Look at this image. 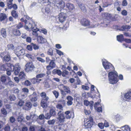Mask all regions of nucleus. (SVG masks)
Masks as SVG:
<instances>
[{
	"mask_svg": "<svg viewBox=\"0 0 131 131\" xmlns=\"http://www.w3.org/2000/svg\"><path fill=\"white\" fill-rule=\"evenodd\" d=\"M31 45L33 47L34 49L35 50L38 49H39V47L35 44L31 43Z\"/></svg>",
	"mask_w": 131,
	"mask_h": 131,
	"instance_id": "nucleus-47",
	"label": "nucleus"
},
{
	"mask_svg": "<svg viewBox=\"0 0 131 131\" xmlns=\"http://www.w3.org/2000/svg\"><path fill=\"white\" fill-rule=\"evenodd\" d=\"M84 126L85 128H91L93 125V119L92 117L84 119Z\"/></svg>",
	"mask_w": 131,
	"mask_h": 131,
	"instance_id": "nucleus-4",
	"label": "nucleus"
},
{
	"mask_svg": "<svg viewBox=\"0 0 131 131\" xmlns=\"http://www.w3.org/2000/svg\"><path fill=\"white\" fill-rule=\"evenodd\" d=\"M13 33L14 35L17 36H19L20 35L19 31L17 29H14L13 30Z\"/></svg>",
	"mask_w": 131,
	"mask_h": 131,
	"instance_id": "nucleus-34",
	"label": "nucleus"
},
{
	"mask_svg": "<svg viewBox=\"0 0 131 131\" xmlns=\"http://www.w3.org/2000/svg\"><path fill=\"white\" fill-rule=\"evenodd\" d=\"M20 69V67L19 63H17L15 65V67L14 68V74L15 75L18 74Z\"/></svg>",
	"mask_w": 131,
	"mask_h": 131,
	"instance_id": "nucleus-9",
	"label": "nucleus"
},
{
	"mask_svg": "<svg viewBox=\"0 0 131 131\" xmlns=\"http://www.w3.org/2000/svg\"><path fill=\"white\" fill-rule=\"evenodd\" d=\"M45 12L44 13L46 14H48L50 12V10L48 7V6L46 7L45 8Z\"/></svg>",
	"mask_w": 131,
	"mask_h": 131,
	"instance_id": "nucleus-46",
	"label": "nucleus"
},
{
	"mask_svg": "<svg viewBox=\"0 0 131 131\" xmlns=\"http://www.w3.org/2000/svg\"><path fill=\"white\" fill-rule=\"evenodd\" d=\"M117 40L120 42L124 40L123 35L122 34H121L120 35H117Z\"/></svg>",
	"mask_w": 131,
	"mask_h": 131,
	"instance_id": "nucleus-35",
	"label": "nucleus"
},
{
	"mask_svg": "<svg viewBox=\"0 0 131 131\" xmlns=\"http://www.w3.org/2000/svg\"><path fill=\"white\" fill-rule=\"evenodd\" d=\"M45 118L47 119H49L52 116L50 113H47L45 114Z\"/></svg>",
	"mask_w": 131,
	"mask_h": 131,
	"instance_id": "nucleus-45",
	"label": "nucleus"
},
{
	"mask_svg": "<svg viewBox=\"0 0 131 131\" xmlns=\"http://www.w3.org/2000/svg\"><path fill=\"white\" fill-rule=\"evenodd\" d=\"M31 84V83L28 80H26L25 81V84L27 86L30 85Z\"/></svg>",
	"mask_w": 131,
	"mask_h": 131,
	"instance_id": "nucleus-60",
	"label": "nucleus"
},
{
	"mask_svg": "<svg viewBox=\"0 0 131 131\" xmlns=\"http://www.w3.org/2000/svg\"><path fill=\"white\" fill-rule=\"evenodd\" d=\"M6 109L9 110V111L11 110V106L10 104H7L5 105Z\"/></svg>",
	"mask_w": 131,
	"mask_h": 131,
	"instance_id": "nucleus-61",
	"label": "nucleus"
},
{
	"mask_svg": "<svg viewBox=\"0 0 131 131\" xmlns=\"http://www.w3.org/2000/svg\"><path fill=\"white\" fill-rule=\"evenodd\" d=\"M38 79L35 78H33L31 80V82L34 84L35 83H40V81H39V79Z\"/></svg>",
	"mask_w": 131,
	"mask_h": 131,
	"instance_id": "nucleus-42",
	"label": "nucleus"
},
{
	"mask_svg": "<svg viewBox=\"0 0 131 131\" xmlns=\"http://www.w3.org/2000/svg\"><path fill=\"white\" fill-rule=\"evenodd\" d=\"M56 107L58 109V110L59 111L58 113H63V108L62 105L58 104L56 106Z\"/></svg>",
	"mask_w": 131,
	"mask_h": 131,
	"instance_id": "nucleus-22",
	"label": "nucleus"
},
{
	"mask_svg": "<svg viewBox=\"0 0 131 131\" xmlns=\"http://www.w3.org/2000/svg\"><path fill=\"white\" fill-rule=\"evenodd\" d=\"M48 101L44 100H41V106L43 108H46L47 107V103Z\"/></svg>",
	"mask_w": 131,
	"mask_h": 131,
	"instance_id": "nucleus-26",
	"label": "nucleus"
},
{
	"mask_svg": "<svg viewBox=\"0 0 131 131\" xmlns=\"http://www.w3.org/2000/svg\"><path fill=\"white\" fill-rule=\"evenodd\" d=\"M81 24L83 26H86L90 25V22L86 19H83L81 21Z\"/></svg>",
	"mask_w": 131,
	"mask_h": 131,
	"instance_id": "nucleus-14",
	"label": "nucleus"
},
{
	"mask_svg": "<svg viewBox=\"0 0 131 131\" xmlns=\"http://www.w3.org/2000/svg\"><path fill=\"white\" fill-rule=\"evenodd\" d=\"M56 121V120L54 119H52L48 120L47 122V123L49 125H53Z\"/></svg>",
	"mask_w": 131,
	"mask_h": 131,
	"instance_id": "nucleus-43",
	"label": "nucleus"
},
{
	"mask_svg": "<svg viewBox=\"0 0 131 131\" xmlns=\"http://www.w3.org/2000/svg\"><path fill=\"white\" fill-rule=\"evenodd\" d=\"M1 35L4 38H5L7 36L6 30L4 28L2 29L1 31Z\"/></svg>",
	"mask_w": 131,
	"mask_h": 131,
	"instance_id": "nucleus-23",
	"label": "nucleus"
},
{
	"mask_svg": "<svg viewBox=\"0 0 131 131\" xmlns=\"http://www.w3.org/2000/svg\"><path fill=\"white\" fill-rule=\"evenodd\" d=\"M67 7L70 10H72L74 8L73 5L70 3H68L66 4Z\"/></svg>",
	"mask_w": 131,
	"mask_h": 131,
	"instance_id": "nucleus-24",
	"label": "nucleus"
},
{
	"mask_svg": "<svg viewBox=\"0 0 131 131\" xmlns=\"http://www.w3.org/2000/svg\"><path fill=\"white\" fill-rule=\"evenodd\" d=\"M53 50L51 49H49L47 52V54H48L52 56L53 55Z\"/></svg>",
	"mask_w": 131,
	"mask_h": 131,
	"instance_id": "nucleus-50",
	"label": "nucleus"
},
{
	"mask_svg": "<svg viewBox=\"0 0 131 131\" xmlns=\"http://www.w3.org/2000/svg\"><path fill=\"white\" fill-rule=\"evenodd\" d=\"M69 26V21H67L66 23L64 25V26L63 28V29H66Z\"/></svg>",
	"mask_w": 131,
	"mask_h": 131,
	"instance_id": "nucleus-51",
	"label": "nucleus"
},
{
	"mask_svg": "<svg viewBox=\"0 0 131 131\" xmlns=\"http://www.w3.org/2000/svg\"><path fill=\"white\" fill-rule=\"evenodd\" d=\"M24 103V101L20 99L18 102L16 103V104L17 106H23Z\"/></svg>",
	"mask_w": 131,
	"mask_h": 131,
	"instance_id": "nucleus-37",
	"label": "nucleus"
},
{
	"mask_svg": "<svg viewBox=\"0 0 131 131\" xmlns=\"http://www.w3.org/2000/svg\"><path fill=\"white\" fill-rule=\"evenodd\" d=\"M124 100L127 101H131V91H129L124 95Z\"/></svg>",
	"mask_w": 131,
	"mask_h": 131,
	"instance_id": "nucleus-10",
	"label": "nucleus"
},
{
	"mask_svg": "<svg viewBox=\"0 0 131 131\" xmlns=\"http://www.w3.org/2000/svg\"><path fill=\"white\" fill-rule=\"evenodd\" d=\"M13 0H7L6 2L7 4V6L8 8L9 9L12 8V2Z\"/></svg>",
	"mask_w": 131,
	"mask_h": 131,
	"instance_id": "nucleus-28",
	"label": "nucleus"
},
{
	"mask_svg": "<svg viewBox=\"0 0 131 131\" xmlns=\"http://www.w3.org/2000/svg\"><path fill=\"white\" fill-rule=\"evenodd\" d=\"M79 6L81 10L84 12H85L86 11V8L84 4H80Z\"/></svg>",
	"mask_w": 131,
	"mask_h": 131,
	"instance_id": "nucleus-27",
	"label": "nucleus"
},
{
	"mask_svg": "<svg viewBox=\"0 0 131 131\" xmlns=\"http://www.w3.org/2000/svg\"><path fill=\"white\" fill-rule=\"evenodd\" d=\"M1 56L3 60L5 61L8 62L10 60V57L9 54L5 55L4 57L2 55H1Z\"/></svg>",
	"mask_w": 131,
	"mask_h": 131,
	"instance_id": "nucleus-21",
	"label": "nucleus"
},
{
	"mask_svg": "<svg viewBox=\"0 0 131 131\" xmlns=\"http://www.w3.org/2000/svg\"><path fill=\"white\" fill-rule=\"evenodd\" d=\"M32 104L30 102H27L25 104V106L23 108L26 110H30L31 108Z\"/></svg>",
	"mask_w": 131,
	"mask_h": 131,
	"instance_id": "nucleus-17",
	"label": "nucleus"
},
{
	"mask_svg": "<svg viewBox=\"0 0 131 131\" xmlns=\"http://www.w3.org/2000/svg\"><path fill=\"white\" fill-rule=\"evenodd\" d=\"M15 67V66L10 63H7V69H10L11 71L13 72L14 71V68Z\"/></svg>",
	"mask_w": 131,
	"mask_h": 131,
	"instance_id": "nucleus-31",
	"label": "nucleus"
},
{
	"mask_svg": "<svg viewBox=\"0 0 131 131\" xmlns=\"http://www.w3.org/2000/svg\"><path fill=\"white\" fill-rule=\"evenodd\" d=\"M23 26V24L21 23H20L17 25L16 27L18 29H19Z\"/></svg>",
	"mask_w": 131,
	"mask_h": 131,
	"instance_id": "nucleus-55",
	"label": "nucleus"
},
{
	"mask_svg": "<svg viewBox=\"0 0 131 131\" xmlns=\"http://www.w3.org/2000/svg\"><path fill=\"white\" fill-rule=\"evenodd\" d=\"M26 48L29 51H31L32 50V47L31 45H27Z\"/></svg>",
	"mask_w": 131,
	"mask_h": 131,
	"instance_id": "nucleus-63",
	"label": "nucleus"
},
{
	"mask_svg": "<svg viewBox=\"0 0 131 131\" xmlns=\"http://www.w3.org/2000/svg\"><path fill=\"white\" fill-rule=\"evenodd\" d=\"M37 40L38 42L39 43H44L47 42V40L41 36H39L38 37Z\"/></svg>",
	"mask_w": 131,
	"mask_h": 131,
	"instance_id": "nucleus-16",
	"label": "nucleus"
},
{
	"mask_svg": "<svg viewBox=\"0 0 131 131\" xmlns=\"http://www.w3.org/2000/svg\"><path fill=\"white\" fill-rule=\"evenodd\" d=\"M30 131H34L35 130V127L34 126H30L29 128Z\"/></svg>",
	"mask_w": 131,
	"mask_h": 131,
	"instance_id": "nucleus-64",
	"label": "nucleus"
},
{
	"mask_svg": "<svg viewBox=\"0 0 131 131\" xmlns=\"http://www.w3.org/2000/svg\"><path fill=\"white\" fill-rule=\"evenodd\" d=\"M102 64L103 67L107 71H113L114 70V68L113 65L106 60L103 61Z\"/></svg>",
	"mask_w": 131,
	"mask_h": 131,
	"instance_id": "nucleus-3",
	"label": "nucleus"
},
{
	"mask_svg": "<svg viewBox=\"0 0 131 131\" xmlns=\"http://www.w3.org/2000/svg\"><path fill=\"white\" fill-rule=\"evenodd\" d=\"M9 99L11 101H15L16 99V97L14 95H11L9 96Z\"/></svg>",
	"mask_w": 131,
	"mask_h": 131,
	"instance_id": "nucleus-53",
	"label": "nucleus"
},
{
	"mask_svg": "<svg viewBox=\"0 0 131 131\" xmlns=\"http://www.w3.org/2000/svg\"><path fill=\"white\" fill-rule=\"evenodd\" d=\"M38 31H39V30H38ZM40 32H42V33H43L44 34H45V35H46L47 34V30L45 29H41V30H39Z\"/></svg>",
	"mask_w": 131,
	"mask_h": 131,
	"instance_id": "nucleus-57",
	"label": "nucleus"
},
{
	"mask_svg": "<svg viewBox=\"0 0 131 131\" xmlns=\"http://www.w3.org/2000/svg\"><path fill=\"white\" fill-rule=\"evenodd\" d=\"M14 93L16 94H18L19 91V90L17 88H14L13 89Z\"/></svg>",
	"mask_w": 131,
	"mask_h": 131,
	"instance_id": "nucleus-56",
	"label": "nucleus"
},
{
	"mask_svg": "<svg viewBox=\"0 0 131 131\" xmlns=\"http://www.w3.org/2000/svg\"><path fill=\"white\" fill-rule=\"evenodd\" d=\"M21 21H24L26 25L28 24L27 25L25 26V28L27 30H30L31 29L32 31V34L35 36H37L38 35L37 32L39 30V29L36 26L35 23L33 22L32 20L30 21H27L25 19V16L21 19Z\"/></svg>",
	"mask_w": 131,
	"mask_h": 131,
	"instance_id": "nucleus-1",
	"label": "nucleus"
},
{
	"mask_svg": "<svg viewBox=\"0 0 131 131\" xmlns=\"http://www.w3.org/2000/svg\"><path fill=\"white\" fill-rule=\"evenodd\" d=\"M54 3L58 8H63L65 6V3L62 0H55Z\"/></svg>",
	"mask_w": 131,
	"mask_h": 131,
	"instance_id": "nucleus-6",
	"label": "nucleus"
},
{
	"mask_svg": "<svg viewBox=\"0 0 131 131\" xmlns=\"http://www.w3.org/2000/svg\"><path fill=\"white\" fill-rule=\"evenodd\" d=\"M6 74L8 76H10L11 75V72L12 71H11L8 69H7L6 70Z\"/></svg>",
	"mask_w": 131,
	"mask_h": 131,
	"instance_id": "nucleus-59",
	"label": "nucleus"
},
{
	"mask_svg": "<svg viewBox=\"0 0 131 131\" xmlns=\"http://www.w3.org/2000/svg\"><path fill=\"white\" fill-rule=\"evenodd\" d=\"M67 17L66 15L63 13H61L59 14V19L60 22L62 23L65 20Z\"/></svg>",
	"mask_w": 131,
	"mask_h": 131,
	"instance_id": "nucleus-8",
	"label": "nucleus"
},
{
	"mask_svg": "<svg viewBox=\"0 0 131 131\" xmlns=\"http://www.w3.org/2000/svg\"><path fill=\"white\" fill-rule=\"evenodd\" d=\"M6 18L7 16L6 14L4 13H0V21L4 20Z\"/></svg>",
	"mask_w": 131,
	"mask_h": 131,
	"instance_id": "nucleus-29",
	"label": "nucleus"
},
{
	"mask_svg": "<svg viewBox=\"0 0 131 131\" xmlns=\"http://www.w3.org/2000/svg\"><path fill=\"white\" fill-rule=\"evenodd\" d=\"M49 113L52 116H54L56 114V109L54 107L51 108L49 111Z\"/></svg>",
	"mask_w": 131,
	"mask_h": 131,
	"instance_id": "nucleus-19",
	"label": "nucleus"
},
{
	"mask_svg": "<svg viewBox=\"0 0 131 131\" xmlns=\"http://www.w3.org/2000/svg\"><path fill=\"white\" fill-rule=\"evenodd\" d=\"M84 104L86 106H89L90 108L92 110L93 108V102L92 101L89 102L88 101L85 100L84 101Z\"/></svg>",
	"mask_w": 131,
	"mask_h": 131,
	"instance_id": "nucleus-13",
	"label": "nucleus"
},
{
	"mask_svg": "<svg viewBox=\"0 0 131 131\" xmlns=\"http://www.w3.org/2000/svg\"><path fill=\"white\" fill-rule=\"evenodd\" d=\"M25 56L29 59H30L32 60L33 59V56L30 54L27 53L25 54Z\"/></svg>",
	"mask_w": 131,
	"mask_h": 131,
	"instance_id": "nucleus-52",
	"label": "nucleus"
},
{
	"mask_svg": "<svg viewBox=\"0 0 131 131\" xmlns=\"http://www.w3.org/2000/svg\"><path fill=\"white\" fill-rule=\"evenodd\" d=\"M25 69L27 72H31L33 71L35 68L32 62H27L25 65Z\"/></svg>",
	"mask_w": 131,
	"mask_h": 131,
	"instance_id": "nucleus-5",
	"label": "nucleus"
},
{
	"mask_svg": "<svg viewBox=\"0 0 131 131\" xmlns=\"http://www.w3.org/2000/svg\"><path fill=\"white\" fill-rule=\"evenodd\" d=\"M19 77L20 80H23L26 79V75L23 71H21L19 73Z\"/></svg>",
	"mask_w": 131,
	"mask_h": 131,
	"instance_id": "nucleus-18",
	"label": "nucleus"
},
{
	"mask_svg": "<svg viewBox=\"0 0 131 131\" xmlns=\"http://www.w3.org/2000/svg\"><path fill=\"white\" fill-rule=\"evenodd\" d=\"M31 116L32 117V119L33 121H36L38 118V116L35 114L33 115H31Z\"/></svg>",
	"mask_w": 131,
	"mask_h": 131,
	"instance_id": "nucleus-40",
	"label": "nucleus"
},
{
	"mask_svg": "<svg viewBox=\"0 0 131 131\" xmlns=\"http://www.w3.org/2000/svg\"><path fill=\"white\" fill-rule=\"evenodd\" d=\"M58 117L57 119L59 122L64 123L65 121V118L63 115V113H58Z\"/></svg>",
	"mask_w": 131,
	"mask_h": 131,
	"instance_id": "nucleus-7",
	"label": "nucleus"
},
{
	"mask_svg": "<svg viewBox=\"0 0 131 131\" xmlns=\"http://www.w3.org/2000/svg\"><path fill=\"white\" fill-rule=\"evenodd\" d=\"M8 49L9 50H12L14 49V47L12 44H8L7 46Z\"/></svg>",
	"mask_w": 131,
	"mask_h": 131,
	"instance_id": "nucleus-39",
	"label": "nucleus"
},
{
	"mask_svg": "<svg viewBox=\"0 0 131 131\" xmlns=\"http://www.w3.org/2000/svg\"><path fill=\"white\" fill-rule=\"evenodd\" d=\"M121 128L124 131H130V127L127 125H126L122 127Z\"/></svg>",
	"mask_w": 131,
	"mask_h": 131,
	"instance_id": "nucleus-30",
	"label": "nucleus"
},
{
	"mask_svg": "<svg viewBox=\"0 0 131 131\" xmlns=\"http://www.w3.org/2000/svg\"><path fill=\"white\" fill-rule=\"evenodd\" d=\"M58 89L60 90L61 91H63V90H68L69 89V87L64 86V85L63 84H61L58 85Z\"/></svg>",
	"mask_w": 131,
	"mask_h": 131,
	"instance_id": "nucleus-20",
	"label": "nucleus"
},
{
	"mask_svg": "<svg viewBox=\"0 0 131 131\" xmlns=\"http://www.w3.org/2000/svg\"><path fill=\"white\" fill-rule=\"evenodd\" d=\"M8 77L5 75H2L0 77V80L2 83L5 85L8 79Z\"/></svg>",
	"mask_w": 131,
	"mask_h": 131,
	"instance_id": "nucleus-12",
	"label": "nucleus"
},
{
	"mask_svg": "<svg viewBox=\"0 0 131 131\" xmlns=\"http://www.w3.org/2000/svg\"><path fill=\"white\" fill-rule=\"evenodd\" d=\"M1 111L2 113L4 115H5L7 114V112L4 108H2Z\"/></svg>",
	"mask_w": 131,
	"mask_h": 131,
	"instance_id": "nucleus-62",
	"label": "nucleus"
},
{
	"mask_svg": "<svg viewBox=\"0 0 131 131\" xmlns=\"http://www.w3.org/2000/svg\"><path fill=\"white\" fill-rule=\"evenodd\" d=\"M53 72H55L59 75H60L62 74L61 71L59 70H57L56 69H54L53 70Z\"/></svg>",
	"mask_w": 131,
	"mask_h": 131,
	"instance_id": "nucleus-44",
	"label": "nucleus"
},
{
	"mask_svg": "<svg viewBox=\"0 0 131 131\" xmlns=\"http://www.w3.org/2000/svg\"><path fill=\"white\" fill-rule=\"evenodd\" d=\"M8 79L5 84V85L6 86L9 85L11 86L12 85H13V82L12 81L9 77H8Z\"/></svg>",
	"mask_w": 131,
	"mask_h": 131,
	"instance_id": "nucleus-33",
	"label": "nucleus"
},
{
	"mask_svg": "<svg viewBox=\"0 0 131 131\" xmlns=\"http://www.w3.org/2000/svg\"><path fill=\"white\" fill-rule=\"evenodd\" d=\"M7 68V63L3 64L0 66V69L1 70L5 71L6 70Z\"/></svg>",
	"mask_w": 131,
	"mask_h": 131,
	"instance_id": "nucleus-32",
	"label": "nucleus"
},
{
	"mask_svg": "<svg viewBox=\"0 0 131 131\" xmlns=\"http://www.w3.org/2000/svg\"><path fill=\"white\" fill-rule=\"evenodd\" d=\"M30 97V100L32 103L35 102L37 100L36 96Z\"/></svg>",
	"mask_w": 131,
	"mask_h": 131,
	"instance_id": "nucleus-41",
	"label": "nucleus"
},
{
	"mask_svg": "<svg viewBox=\"0 0 131 131\" xmlns=\"http://www.w3.org/2000/svg\"><path fill=\"white\" fill-rule=\"evenodd\" d=\"M15 52L16 55L18 57H19L20 56H22L25 54V51L23 49L19 50L17 48L16 49V51H15Z\"/></svg>",
	"mask_w": 131,
	"mask_h": 131,
	"instance_id": "nucleus-11",
	"label": "nucleus"
},
{
	"mask_svg": "<svg viewBox=\"0 0 131 131\" xmlns=\"http://www.w3.org/2000/svg\"><path fill=\"white\" fill-rule=\"evenodd\" d=\"M53 93L54 95L57 98L59 95V93L56 91H54L52 92Z\"/></svg>",
	"mask_w": 131,
	"mask_h": 131,
	"instance_id": "nucleus-54",
	"label": "nucleus"
},
{
	"mask_svg": "<svg viewBox=\"0 0 131 131\" xmlns=\"http://www.w3.org/2000/svg\"><path fill=\"white\" fill-rule=\"evenodd\" d=\"M45 75V74L41 73L36 75V78H41Z\"/></svg>",
	"mask_w": 131,
	"mask_h": 131,
	"instance_id": "nucleus-49",
	"label": "nucleus"
},
{
	"mask_svg": "<svg viewBox=\"0 0 131 131\" xmlns=\"http://www.w3.org/2000/svg\"><path fill=\"white\" fill-rule=\"evenodd\" d=\"M130 27L129 25H123L122 26L121 29H120V30L125 31L128 30V29H130Z\"/></svg>",
	"mask_w": 131,
	"mask_h": 131,
	"instance_id": "nucleus-25",
	"label": "nucleus"
},
{
	"mask_svg": "<svg viewBox=\"0 0 131 131\" xmlns=\"http://www.w3.org/2000/svg\"><path fill=\"white\" fill-rule=\"evenodd\" d=\"M36 59L38 61L41 63H44L45 62V60L40 57H37Z\"/></svg>",
	"mask_w": 131,
	"mask_h": 131,
	"instance_id": "nucleus-48",
	"label": "nucleus"
},
{
	"mask_svg": "<svg viewBox=\"0 0 131 131\" xmlns=\"http://www.w3.org/2000/svg\"><path fill=\"white\" fill-rule=\"evenodd\" d=\"M42 98L41 100H44L46 101H48L49 99V97L47 96L46 93L42 92L40 94Z\"/></svg>",
	"mask_w": 131,
	"mask_h": 131,
	"instance_id": "nucleus-15",
	"label": "nucleus"
},
{
	"mask_svg": "<svg viewBox=\"0 0 131 131\" xmlns=\"http://www.w3.org/2000/svg\"><path fill=\"white\" fill-rule=\"evenodd\" d=\"M69 72L66 70H65L62 73V75L63 77H65L66 75H67Z\"/></svg>",
	"mask_w": 131,
	"mask_h": 131,
	"instance_id": "nucleus-58",
	"label": "nucleus"
},
{
	"mask_svg": "<svg viewBox=\"0 0 131 131\" xmlns=\"http://www.w3.org/2000/svg\"><path fill=\"white\" fill-rule=\"evenodd\" d=\"M11 15L15 19L18 16L17 13L15 10H13L11 12Z\"/></svg>",
	"mask_w": 131,
	"mask_h": 131,
	"instance_id": "nucleus-36",
	"label": "nucleus"
},
{
	"mask_svg": "<svg viewBox=\"0 0 131 131\" xmlns=\"http://www.w3.org/2000/svg\"><path fill=\"white\" fill-rule=\"evenodd\" d=\"M118 77L117 73L116 72H110L108 74V79L109 83L114 84L118 81L117 78Z\"/></svg>",
	"mask_w": 131,
	"mask_h": 131,
	"instance_id": "nucleus-2",
	"label": "nucleus"
},
{
	"mask_svg": "<svg viewBox=\"0 0 131 131\" xmlns=\"http://www.w3.org/2000/svg\"><path fill=\"white\" fill-rule=\"evenodd\" d=\"M49 65L52 68L55 67L56 64L53 60H51L49 63Z\"/></svg>",
	"mask_w": 131,
	"mask_h": 131,
	"instance_id": "nucleus-38",
	"label": "nucleus"
}]
</instances>
